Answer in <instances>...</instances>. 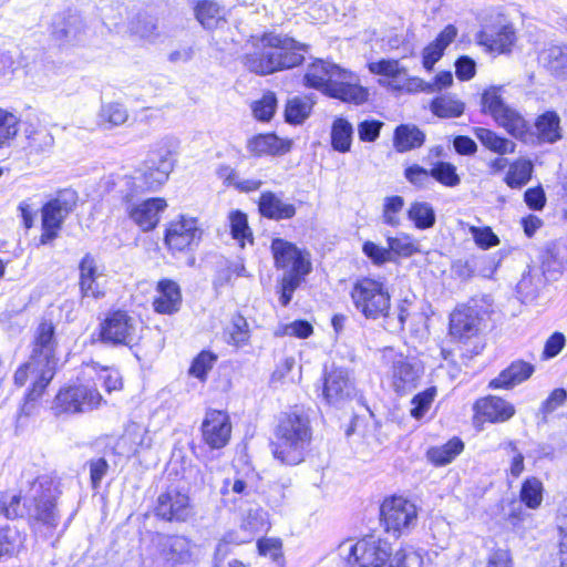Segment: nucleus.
<instances>
[{
	"mask_svg": "<svg viewBox=\"0 0 567 567\" xmlns=\"http://www.w3.org/2000/svg\"><path fill=\"white\" fill-rule=\"evenodd\" d=\"M60 493L51 477L39 476L32 482L22 505L19 495L2 496L0 498V515L8 519L27 515L33 526L43 525L54 528L60 519L55 504Z\"/></svg>",
	"mask_w": 567,
	"mask_h": 567,
	"instance_id": "1",
	"label": "nucleus"
},
{
	"mask_svg": "<svg viewBox=\"0 0 567 567\" xmlns=\"http://www.w3.org/2000/svg\"><path fill=\"white\" fill-rule=\"evenodd\" d=\"M261 42L265 47L262 50L247 54L245 58L246 68L259 75L300 65L305 60L303 53L309 49L308 44L271 32L264 33Z\"/></svg>",
	"mask_w": 567,
	"mask_h": 567,
	"instance_id": "2",
	"label": "nucleus"
},
{
	"mask_svg": "<svg viewBox=\"0 0 567 567\" xmlns=\"http://www.w3.org/2000/svg\"><path fill=\"white\" fill-rule=\"evenodd\" d=\"M261 42L265 47L262 50L247 54L245 58L246 68L259 75L300 65L305 60L303 53L309 49L308 44L271 32L264 33Z\"/></svg>",
	"mask_w": 567,
	"mask_h": 567,
	"instance_id": "3",
	"label": "nucleus"
},
{
	"mask_svg": "<svg viewBox=\"0 0 567 567\" xmlns=\"http://www.w3.org/2000/svg\"><path fill=\"white\" fill-rule=\"evenodd\" d=\"M339 555L349 564L359 567H421L422 558L414 551L398 550L392 557L391 544L374 535L365 536L357 543L346 540L339 545Z\"/></svg>",
	"mask_w": 567,
	"mask_h": 567,
	"instance_id": "4",
	"label": "nucleus"
},
{
	"mask_svg": "<svg viewBox=\"0 0 567 567\" xmlns=\"http://www.w3.org/2000/svg\"><path fill=\"white\" fill-rule=\"evenodd\" d=\"M56 348L58 341L53 323L42 321L34 331L30 354L32 362H38V365H40L41 372L40 377L33 382V388L25 394L19 419L22 415L28 416L32 413L34 403L41 398L45 388L53 379L59 360L56 357Z\"/></svg>",
	"mask_w": 567,
	"mask_h": 567,
	"instance_id": "5",
	"label": "nucleus"
},
{
	"mask_svg": "<svg viewBox=\"0 0 567 567\" xmlns=\"http://www.w3.org/2000/svg\"><path fill=\"white\" fill-rule=\"evenodd\" d=\"M174 157L167 146L152 150L142 166L132 176H124L120 184L123 199L140 198L146 192L158 190L174 168Z\"/></svg>",
	"mask_w": 567,
	"mask_h": 567,
	"instance_id": "6",
	"label": "nucleus"
},
{
	"mask_svg": "<svg viewBox=\"0 0 567 567\" xmlns=\"http://www.w3.org/2000/svg\"><path fill=\"white\" fill-rule=\"evenodd\" d=\"M312 431L307 414L301 411L282 413L276 427L274 456L287 465H297L303 461L310 444Z\"/></svg>",
	"mask_w": 567,
	"mask_h": 567,
	"instance_id": "7",
	"label": "nucleus"
},
{
	"mask_svg": "<svg viewBox=\"0 0 567 567\" xmlns=\"http://www.w3.org/2000/svg\"><path fill=\"white\" fill-rule=\"evenodd\" d=\"M352 303L368 320L389 318L391 296L384 279L358 278L350 291Z\"/></svg>",
	"mask_w": 567,
	"mask_h": 567,
	"instance_id": "8",
	"label": "nucleus"
},
{
	"mask_svg": "<svg viewBox=\"0 0 567 567\" xmlns=\"http://www.w3.org/2000/svg\"><path fill=\"white\" fill-rule=\"evenodd\" d=\"M147 555L154 565L175 567L192 560V544L183 535L154 533L147 547Z\"/></svg>",
	"mask_w": 567,
	"mask_h": 567,
	"instance_id": "9",
	"label": "nucleus"
},
{
	"mask_svg": "<svg viewBox=\"0 0 567 567\" xmlns=\"http://www.w3.org/2000/svg\"><path fill=\"white\" fill-rule=\"evenodd\" d=\"M501 91L502 86H489L482 93V112L489 114L509 135L522 138L527 132L526 121L504 102Z\"/></svg>",
	"mask_w": 567,
	"mask_h": 567,
	"instance_id": "10",
	"label": "nucleus"
},
{
	"mask_svg": "<svg viewBox=\"0 0 567 567\" xmlns=\"http://www.w3.org/2000/svg\"><path fill=\"white\" fill-rule=\"evenodd\" d=\"M486 313L484 298H472L466 303L458 305L450 315V334L461 342L476 337Z\"/></svg>",
	"mask_w": 567,
	"mask_h": 567,
	"instance_id": "11",
	"label": "nucleus"
},
{
	"mask_svg": "<svg viewBox=\"0 0 567 567\" xmlns=\"http://www.w3.org/2000/svg\"><path fill=\"white\" fill-rule=\"evenodd\" d=\"M76 192L71 188H65L58 192L56 196L42 207L41 245H47L58 237L59 230L65 218L76 206Z\"/></svg>",
	"mask_w": 567,
	"mask_h": 567,
	"instance_id": "12",
	"label": "nucleus"
},
{
	"mask_svg": "<svg viewBox=\"0 0 567 567\" xmlns=\"http://www.w3.org/2000/svg\"><path fill=\"white\" fill-rule=\"evenodd\" d=\"M99 336L104 344L133 348L140 339L137 320L124 310L110 311L100 323Z\"/></svg>",
	"mask_w": 567,
	"mask_h": 567,
	"instance_id": "13",
	"label": "nucleus"
},
{
	"mask_svg": "<svg viewBox=\"0 0 567 567\" xmlns=\"http://www.w3.org/2000/svg\"><path fill=\"white\" fill-rule=\"evenodd\" d=\"M381 522L394 537L408 534L417 522L416 506L400 496L385 498L380 507Z\"/></svg>",
	"mask_w": 567,
	"mask_h": 567,
	"instance_id": "14",
	"label": "nucleus"
},
{
	"mask_svg": "<svg viewBox=\"0 0 567 567\" xmlns=\"http://www.w3.org/2000/svg\"><path fill=\"white\" fill-rule=\"evenodd\" d=\"M355 394V383L347 368L332 365L324 369L321 398L327 404L340 409Z\"/></svg>",
	"mask_w": 567,
	"mask_h": 567,
	"instance_id": "15",
	"label": "nucleus"
},
{
	"mask_svg": "<svg viewBox=\"0 0 567 567\" xmlns=\"http://www.w3.org/2000/svg\"><path fill=\"white\" fill-rule=\"evenodd\" d=\"M103 401L96 388L79 384L59 391L52 409L56 415L62 413H84L97 408Z\"/></svg>",
	"mask_w": 567,
	"mask_h": 567,
	"instance_id": "16",
	"label": "nucleus"
},
{
	"mask_svg": "<svg viewBox=\"0 0 567 567\" xmlns=\"http://www.w3.org/2000/svg\"><path fill=\"white\" fill-rule=\"evenodd\" d=\"M324 95L342 102L362 104L368 100V90L358 82V76L337 64H332Z\"/></svg>",
	"mask_w": 567,
	"mask_h": 567,
	"instance_id": "17",
	"label": "nucleus"
},
{
	"mask_svg": "<svg viewBox=\"0 0 567 567\" xmlns=\"http://www.w3.org/2000/svg\"><path fill=\"white\" fill-rule=\"evenodd\" d=\"M270 249L276 268L286 270L284 275L305 278L311 271L308 256L295 244L282 238H274Z\"/></svg>",
	"mask_w": 567,
	"mask_h": 567,
	"instance_id": "18",
	"label": "nucleus"
},
{
	"mask_svg": "<svg viewBox=\"0 0 567 567\" xmlns=\"http://www.w3.org/2000/svg\"><path fill=\"white\" fill-rule=\"evenodd\" d=\"M384 355L392 357L391 377L394 391L405 394L414 390L423 372L421 364L415 359L394 353L393 349L386 350Z\"/></svg>",
	"mask_w": 567,
	"mask_h": 567,
	"instance_id": "19",
	"label": "nucleus"
},
{
	"mask_svg": "<svg viewBox=\"0 0 567 567\" xmlns=\"http://www.w3.org/2000/svg\"><path fill=\"white\" fill-rule=\"evenodd\" d=\"M122 199L128 217L143 230L148 231L155 228L162 213L167 204L163 198H148L137 203L138 198Z\"/></svg>",
	"mask_w": 567,
	"mask_h": 567,
	"instance_id": "20",
	"label": "nucleus"
},
{
	"mask_svg": "<svg viewBox=\"0 0 567 567\" xmlns=\"http://www.w3.org/2000/svg\"><path fill=\"white\" fill-rule=\"evenodd\" d=\"M202 433L209 447H224L231 434L229 415L220 410H208L202 424Z\"/></svg>",
	"mask_w": 567,
	"mask_h": 567,
	"instance_id": "21",
	"label": "nucleus"
},
{
	"mask_svg": "<svg viewBox=\"0 0 567 567\" xmlns=\"http://www.w3.org/2000/svg\"><path fill=\"white\" fill-rule=\"evenodd\" d=\"M202 234L197 219L181 217L169 224L164 239L169 249L182 251L193 244H198Z\"/></svg>",
	"mask_w": 567,
	"mask_h": 567,
	"instance_id": "22",
	"label": "nucleus"
},
{
	"mask_svg": "<svg viewBox=\"0 0 567 567\" xmlns=\"http://www.w3.org/2000/svg\"><path fill=\"white\" fill-rule=\"evenodd\" d=\"M155 515L167 522H185L189 515V497L169 489L157 497Z\"/></svg>",
	"mask_w": 567,
	"mask_h": 567,
	"instance_id": "23",
	"label": "nucleus"
},
{
	"mask_svg": "<svg viewBox=\"0 0 567 567\" xmlns=\"http://www.w3.org/2000/svg\"><path fill=\"white\" fill-rule=\"evenodd\" d=\"M475 417L491 423H503L515 414V408L506 400L487 395L477 400L474 404Z\"/></svg>",
	"mask_w": 567,
	"mask_h": 567,
	"instance_id": "24",
	"label": "nucleus"
},
{
	"mask_svg": "<svg viewBox=\"0 0 567 567\" xmlns=\"http://www.w3.org/2000/svg\"><path fill=\"white\" fill-rule=\"evenodd\" d=\"M291 146V140L280 138L275 133L257 134L247 142V151L256 157L281 156L289 153Z\"/></svg>",
	"mask_w": 567,
	"mask_h": 567,
	"instance_id": "25",
	"label": "nucleus"
},
{
	"mask_svg": "<svg viewBox=\"0 0 567 567\" xmlns=\"http://www.w3.org/2000/svg\"><path fill=\"white\" fill-rule=\"evenodd\" d=\"M476 40L488 52L506 53L516 41L515 29L512 24L494 27L478 32Z\"/></svg>",
	"mask_w": 567,
	"mask_h": 567,
	"instance_id": "26",
	"label": "nucleus"
},
{
	"mask_svg": "<svg viewBox=\"0 0 567 567\" xmlns=\"http://www.w3.org/2000/svg\"><path fill=\"white\" fill-rule=\"evenodd\" d=\"M543 271L556 280L567 269V238H560L547 244L542 255Z\"/></svg>",
	"mask_w": 567,
	"mask_h": 567,
	"instance_id": "27",
	"label": "nucleus"
},
{
	"mask_svg": "<svg viewBox=\"0 0 567 567\" xmlns=\"http://www.w3.org/2000/svg\"><path fill=\"white\" fill-rule=\"evenodd\" d=\"M535 371V367L523 360L513 361L496 378L488 383L491 389L509 390L528 380Z\"/></svg>",
	"mask_w": 567,
	"mask_h": 567,
	"instance_id": "28",
	"label": "nucleus"
},
{
	"mask_svg": "<svg viewBox=\"0 0 567 567\" xmlns=\"http://www.w3.org/2000/svg\"><path fill=\"white\" fill-rule=\"evenodd\" d=\"M158 296L153 301L157 313L172 315L179 310L182 305V291L177 282L171 279H162L157 282Z\"/></svg>",
	"mask_w": 567,
	"mask_h": 567,
	"instance_id": "29",
	"label": "nucleus"
},
{
	"mask_svg": "<svg viewBox=\"0 0 567 567\" xmlns=\"http://www.w3.org/2000/svg\"><path fill=\"white\" fill-rule=\"evenodd\" d=\"M80 270V291L83 298L100 299L104 297V291L100 288L97 278V265L91 254H85L79 264Z\"/></svg>",
	"mask_w": 567,
	"mask_h": 567,
	"instance_id": "30",
	"label": "nucleus"
},
{
	"mask_svg": "<svg viewBox=\"0 0 567 567\" xmlns=\"http://www.w3.org/2000/svg\"><path fill=\"white\" fill-rule=\"evenodd\" d=\"M258 209L262 217L272 220L290 219L297 212L293 204L282 202L277 194L270 190L261 193Z\"/></svg>",
	"mask_w": 567,
	"mask_h": 567,
	"instance_id": "31",
	"label": "nucleus"
},
{
	"mask_svg": "<svg viewBox=\"0 0 567 567\" xmlns=\"http://www.w3.org/2000/svg\"><path fill=\"white\" fill-rule=\"evenodd\" d=\"M535 128L540 143L554 144L563 137L560 117L555 111H546L538 115Z\"/></svg>",
	"mask_w": 567,
	"mask_h": 567,
	"instance_id": "32",
	"label": "nucleus"
},
{
	"mask_svg": "<svg viewBox=\"0 0 567 567\" xmlns=\"http://www.w3.org/2000/svg\"><path fill=\"white\" fill-rule=\"evenodd\" d=\"M425 142V134L415 125L401 124L394 130L393 146L398 153L421 147Z\"/></svg>",
	"mask_w": 567,
	"mask_h": 567,
	"instance_id": "33",
	"label": "nucleus"
},
{
	"mask_svg": "<svg viewBox=\"0 0 567 567\" xmlns=\"http://www.w3.org/2000/svg\"><path fill=\"white\" fill-rule=\"evenodd\" d=\"M224 339L227 344L235 348H243L249 343L250 329L244 316L236 313L229 323L224 328Z\"/></svg>",
	"mask_w": 567,
	"mask_h": 567,
	"instance_id": "34",
	"label": "nucleus"
},
{
	"mask_svg": "<svg viewBox=\"0 0 567 567\" xmlns=\"http://www.w3.org/2000/svg\"><path fill=\"white\" fill-rule=\"evenodd\" d=\"M80 18L75 14L62 12L55 14L51 24V35L60 42L75 38L80 29Z\"/></svg>",
	"mask_w": 567,
	"mask_h": 567,
	"instance_id": "35",
	"label": "nucleus"
},
{
	"mask_svg": "<svg viewBox=\"0 0 567 567\" xmlns=\"http://www.w3.org/2000/svg\"><path fill=\"white\" fill-rule=\"evenodd\" d=\"M332 64V62L320 59L313 61L307 68L303 75V84L307 87L318 90L324 94L328 89V76L330 75Z\"/></svg>",
	"mask_w": 567,
	"mask_h": 567,
	"instance_id": "36",
	"label": "nucleus"
},
{
	"mask_svg": "<svg viewBox=\"0 0 567 567\" xmlns=\"http://www.w3.org/2000/svg\"><path fill=\"white\" fill-rule=\"evenodd\" d=\"M431 112L441 118L458 117L464 113L465 104L455 94H441L430 103Z\"/></svg>",
	"mask_w": 567,
	"mask_h": 567,
	"instance_id": "37",
	"label": "nucleus"
},
{
	"mask_svg": "<svg viewBox=\"0 0 567 567\" xmlns=\"http://www.w3.org/2000/svg\"><path fill=\"white\" fill-rule=\"evenodd\" d=\"M474 135L476 138L489 151L499 155L513 154L516 148V144L503 136H499L492 130L485 127H475Z\"/></svg>",
	"mask_w": 567,
	"mask_h": 567,
	"instance_id": "38",
	"label": "nucleus"
},
{
	"mask_svg": "<svg viewBox=\"0 0 567 567\" xmlns=\"http://www.w3.org/2000/svg\"><path fill=\"white\" fill-rule=\"evenodd\" d=\"M128 118L127 109L118 102L103 103L99 114L97 124L104 130H112L123 125Z\"/></svg>",
	"mask_w": 567,
	"mask_h": 567,
	"instance_id": "39",
	"label": "nucleus"
},
{
	"mask_svg": "<svg viewBox=\"0 0 567 567\" xmlns=\"http://www.w3.org/2000/svg\"><path fill=\"white\" fill-rule=\"evenodd\" d=\"M313 101L309 96L288 99L285 106V120L289 124H302L311 114Z\"/></svg>",
	"mask_w": 567,
	"mask_h": 567,
	"instance_id": "40",
	"label": "nucleus"
},
{
	"mask_svg": "<svg viewBox=\"0 0 567 567\" xmlns=\"http://www.w3.org/2000/svg\"><path fill=\"white\" fill-rule=\"evenodd\" d=\"M534 165L529 159L519 158L509 164L508 172L505 176V183L513 189L525 186L532 178Z\"/></svg>",
	"mask_w": 567,
	"mask_h": 567,
	"instance_id": "41",
	"label": "nucleus"
},
{
	"mask_svg": "<svg viewBox=\"0 0 567 567\" xmlns=\"http://www.w3.org/2000/svg\"><path fill=\"white\" fill-rule=\"evenodd\" d=\"M352 136L353 127L348 120L343 117H338L333 121L331 127V145L333 150L340 153L349 152L351 147Z\"/></svg>",
	"mask_w": 567,
	"mask_h": 567,
	"instance_id": "42",
	"label": "nucleus"
},
{
	"mask_svg": "<svg viewBox=\"0 0 567 567\" xmlns=\"http://www.w3.org/2000/svg\"><path fill=\"white\" fill-rule=\"evenodd\" d=\"M130 30L133 34L150 42L155 41L159 35L157 19L146 12H140L132 19Z\"/></svg>",
	"mask_w": 567,
	"mask_h": 567,
	"instance_id": "43",
	"label": "nucleus"
},
{
	"mask_svg": "<svg viewBox=\"0 0 567 567\" xmlns=\"http://www.w3.org/2000/svg\"><path fill=\"white\" fill-rule=\"evenodd\" d=\"M408 217L417 229H429L435 225L436 214L426 202H414L408 209Z\"/></svg>",
	"mask_w": 567,
	"mask_h": 567,
	"instance_id": "44",
	"label": "nucleus"
},
{
	"mask_svg": "<svg viewBox=\"0 0 567 567\" xmlns=\"http://www.w3.org/2000/svg\"><path fill=\"white\" fill-rule=\"evenodd\" d=\"M464 449V443L454 437L442 446L431 447L427 458L435 465L442 466L451 463Z\"/></svg>",
	"mask_w": 567,
	"mask_h": 567,
	"instance_id": "45",
	"label": "nucleus"
},
{
	"mask_svg": "<svg viewBox=\"0 0 567 567\" xmlns=\"http://www.w3.org/2000/svg\"><path fill=\"white\" fill-rule=\"evenodd\" d=\"M544 486L537 477H527L520 487V502L529 509H537L543 502Z\"/></svg>",
	"mask_w": 567,
	"mask_h": 567,
	"instance_id": "46",
	"label": "nucleus"
},
{
	"mask_svg": "<svg viewBox=\"0 0 567 567\" xmlns=\"http://www.w3.org/2000/svg\"><path fill=\"white\" fill-rule=\"evenodd\" d=\"M231 237L237 240L240 247H245V241H254L252 233L248 226V218L241 210H231L228 216Z\"/></svg>",
	"mask_w": 567,
	"mask_h": 567,
	"instance_id": "47",
	"label": "nucleus"
},
{
	"mask_svg": "<svg viewBox=\"0 0 567 567\" xmlns=\"http://www.w3.org/2000/svg\"><path fill=\"white\" fill-rule=\"evenodd\" d=\"M540 59L551 72L564 74L567 69V48L550 45L542 52Z\"/></svg>",
	"mask_w": 567,
	"mask_h": 567,
	"instance_id": "48",
	"label": "nucleus"
},
{
	"mask_svg": "<svg viewBox=\"0 0 567 567\" xmlns=\"http://www.w3.org/2000/svg\"><path fill=\"white\" fill-rule=\"evenodd\" d=\"M24 537L14 527L0 528V559L19 553Z\"/></svg>",
	"mask_w": 567,
	"mask_h": 567,
	"instance_id": "49",
	"label": "nucleus"
},
{
	"mask_svg": "<svg viewBox=\"0 0 567 567\" xmlns=\"http://www.w3.org/2000/svg\"><path fill=\"white\" fill-rule=\"evenodd\" d=\"M28 146L30 154L41 155L49 153L54 144L52 134L45 127L37 128L28 134Z\"/></svg>",
	"mask_w": 567,
	"mask_h": 567,
	"instance_id": "50",
	"label": "nucleus"
},
{
	"mask_svg": "<svg viewBox=\"0 0 567 567\" xmlns=\"http://www.w3.org/2000/svg\"><path fill=\"white\" fill-rule=\"evenodd\" d=\"M432 178L446 187H456L461 183L457 168L450 162L440 161L431 168Z\"/></svg>",
	"mask_w": 567,
	"mask_h": 567,
	"instance_id": "51",
	"label": "nucleus"
},
{
	"mask_svg": "<svg viewBox=\"0 0 567 567\" xmlns=\"http://www.w3.org/2000/svg\"><path fill=\"white\" fill-rule=\"evenodd\" d=\"M368 69L371 73L399 80L406 76V70L403 68L399 60L381 59L375 62H370Z\"/></svg>",
	"mask_w": 567,
	"mask_h": 567,
	"instance_id": "52",
	"label": "nucleus"
},
{
	"mask_svg": "<svg viewBox=\"0 0 567 567\" xmlns=\"http://www.w3.org/2000/svg\"><path fill=\"white\" fill-rule=\"evenodd\" d=\"M195 14L205 29H214L219 20L220 8L216 2L203 0L197 3Z\"/></svg>",
	"mask_w": 567,
	"mask_h": 567,
	"instance_id": "53",
	"label": "nucleus"
},
{
	"mask_svg": "<svg viewBox=\"0 0 567 567\" xmlns=\"http://www.w3.org/2000/svg\"><path fill=\"white\" fill-rule=\"evenodd\" d=\"M277 96L274 92H266L262 97L251 105L254 116L260 122H269L277 109Z\"/></svg>",
	"mask_w": 567,
	"mask_h": 567,
	"instance_id": "54",
	"label": "nucleus"
},
{
	"mask_svg": "<svg viewBox=\"0 0 567 567\" xmlns=\"http://www.w3.org/2000/svg\"><path fill=\"white\" fill-rule=\"evenodd\" d=\"M567 401V391L563 388H557L550 392L548 398L542 403L537 416L539 417L538 424H546L548 415L555 412L559 406L564 405Z\"/></svg>",
	"mask_w": 567,
	"mask_h": 567,
	"instance_id": "55",
	"label": "nucleus"
},
{
	"mask_svg": "<svg viewBox=\"0 0 567 567\" xmlns=\"http://www.w3.org/2000/svg\"><path fill=\"white\" fill-rule=\"evenodd\" d=\"M404 199L402 196L393 195L384 198L382 218L383 223L398 227L401 224L399 214L403 209Z\"/></svg>",
	"mask_w": 567,
	"mask_h": 567,
	"instance_id": "56",
	"label": "nucleus"
},
{
	"mask_svg": "<svg viewBox=\"0 0 567 567\" xmlns=\"http://www.w3.org/2000/svg\"><path fill=\"white\" fill-rule=\"evenodd\" d=\"M18 118L0 109V148L7 146L18 133Z\"/></svg>",
	"mask_w": 567,
	"mask_h": 567,
	"instance_id": "57",
	"label": "nucleus"
},
{
	"mask_svg": "<svg viewBox=\"0 0 567 567\" xmlns=\"http://www.w3.org/2000/svg\"><path fill=\"white\" fill-rule=\"evenodd\" d=\"M217 360V355L209 351H202L192 362L189 368V374L193 377L204 380L209 370H212L214 363Z\"/></svg>",
	"mask_w": 567,
	"mask_h": 567,
	"instance_id": "58",
	"label": "nucleus"
},
{
	"mask_svg": "<svg viewBox=\"0 0 567 567\" xmlns=\"http://www.w3.org/2000/svg\"><path fill=\"white\" fill-rule=\"evenodd\" d=\"M405 179L413 186L425 189L431 185L432 173L419 164H413L404 169Z\"/></svg>",
	"mask_w": 567,
	"mask_h": 567,
	"instance_id": "59",
	"label": "nucleus"
},
{
	"mask_svg": "<svg viewBox=\"0 0 567 567\" xmlns=\"http://www.w3.org/2000/svg\"><path fill=\"white\" fill-rule=\"evenodd\" d=\"M362 252L375 266H382L391 261V250L388 247H382L371 240H367L362 245Z\"/></svg>",
	"mask_w": 567,
	"mask_h": 567,
	"instance_id": "60",
	"label": "nucleus"
},
{
	"mask_svg": "<svg viewBox=\"0 0 567 567\" xmlns=\"http://www.w3.org/2000/svg\"><path fill=\"white\" fill-rule=\"evenodd\" d=\"M468 230L475 244L482 249H489L499 244L497 235L491 227L471 226Z\"/></svg>",
	"mask_w": 567,
	"mask_h": 567,
	"instance_id": "61",
	"label": "nucleus"
},
{
	"mask_svg": "<svg viewBox=\"0 0 567 567\" xmlns=\"http://www.w3.org/2000/svg\"><path fill=\"white\" fill-rule=\"evenodd\" d=\"M434 396H435V389H433V388L426 389L425 391L417 393L412 399L413 408L411 409V415L416 420L422 419L424 416V414L427 412V410L430 409L431 403L434 400Z\"/></svg>",
	"mask_w": 567,
	"mask_h": 567,
	"instance_id": "62",
	"label": "nucleus"
},
{
	"mask_svg": "<svg viewBox=\"0 0 567 567\" xmlns=\"http://www.w3.org/2000/svg\"><path fill=\"white\" fill-rule=\"evenodd\" d=\"M386 241L388 249L391 250V260L393 259V255L410 257L416 251V248L409 236L388 237Z\"/></svg>",
	"mask_w": 567,
	"mask_h": 567,
	"instance_id": "63",
	"label": "nucleus"
},
{
	"mask_svg": "<svg viewBox=\"0 0 567 567\" xmlns=\"http://www.w3.org/2000/svg\"><path fill=\"white\" fill-rule=\"evenodd\" d=\"M410 307L411 302H409L406 299L400 302L396 308V317L392 318L389 315V318H384L386 329H389L391 332L403 331L406 319L410 316Z\"/></svg>",
	"mask_w": 567,
	"mask_h": 567,
	"instance_id": "64",
	"label": "nucleus"
}]
</instances>
